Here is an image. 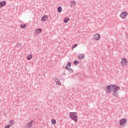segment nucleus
<instances>
[{
  "label": "nucleus",
  "mask_w": 128,
  "mask_h": 128,
  "mask_svg": "<svg viewBox=\"0 0 128 128\" xmlns=\"http://www.w3.org/2000/svg\"><path fill=\"white\" fill-rule=\"evenodd\" d=\"M107 88V92H114V96H116L117 94L116 92L118 90H120V86L114 85V84H110L106 87Z\"/></svg>",
  "instance_id": "f257e3e1"
},
{
  "label": "nucleus",
  "mask_w": 128,
  "mask_h": 128,
  "mask_svg": "<svg viewBox=\"0 0 128 128\" xmlns=\"http://www.w3.org/2000/svg\"><path fill=\"white\" fill-rule=\"evenodd\" d=\"M69 116L70 118H72V120H74L75 122H78V114L76 112H71L69 114Z\"/></svg>",
  "instance_id": "f03ea898"
},
{
  "label": "nucleus",
  "mask_w": 128,
  "mask_h": 128,
  "mask_svg": "<svg viewBox=\"0 0 128 128\" xmlns=\"http://www.w3.org/2000/svg\"><path fill=\"white\" fill-rule=\"evenodd\" d=\"M128 61L126 58H123L121 59L120 64L122 66H128Z\"/></svg>",
  "instance_id": "7ed1b4c3"
},
{
  "label": "nucleus",
  "mask_w": 128,
  "mask_h": 128,
  "mask_svg": "<svg viewBox=\"0 0 128 128\" xmlns=\"http://www.w3.org/2000/svg\"><path fill=\"white\" fill-rule=\"evenodd\" d=\"M126 122H128V120L125 118H122L119 120V124L120 126H126Z\"/></svg>",
  "instance_id": "20e7f679"
},
{
  "label": "nucleus",
  "mask_w": 128,
  "mask_h": 128,
  "mask_svg": "<svg viewBox=\"0 0 128 128\" xmlns=\"http://www.w3.org/2000/svg\"><path fill=\"white\" fill-rule=\"evenodd\" d=\"M128 16V13L127 12L124 11L120 14V18L124 20Z\"/></svg>",
  "instance_id": "39448f33"
},
{
  "label": "nucleus",
  "mask_w": 128,
  "mask_h": 128,
  "mask_svg": "<svg viewBox=\"0 0 128 128\" xmlns=\"http://www.w3.org/2000/svg\"><path fill=\"white\" fill-rule=\"evenodd\" d=\"M32 124H34V120H31L30 122L27 123L25 126V128H30L32 126Z\"/></svg>",
  "instance_id": "423d86ee"
},
{
  "label": "nucleus",
  "mask_w": 128,
  "mask_h": 128,
  "mask_svg": "<svg viewBox=\"0 0 128 128\" xmlns=\"http://www.w3.org/2000/svg\"><path fill=\"white\" fill-rule=\"evenodd\" d=\"M94 40H100V34H94L93 36Z\"/></svg>",
  "instance_id": "0eeeda50"
},
{
  "label": "nucleus",
  "mask_w": 128,
  "mask_h": 128,
  "mask_svg": "<svg viewBox=\"0 0 128 128\" xmlns=\"http://www.w3.org/2000/svg\"><path fill=\"white\" fill-rule=\"evenodd\" d=\"M6 4V1L4 0H2L1 2H0V9L2 8H4V6Z\"/></svg>",
  "instance_id": "6e6552de"
},
{
  "label": "nucleus",
  "mask_w": 128,
  "mask_h": 128,
  "mask_svg": "<svg viewBox=\"0 0 128 128\" xmlns=\"http://www.w3.org/2000/svg\"><path fill=\"white\" fill-rule=\"evenodd\" d=\"M48 20V17L46 15L44 16L41 18L42 22H46Z\"/></svg>",
  "instance_id": "1a4fd4ad"
},
{
  "label": "nucleus",
  "mask_w": 128,
  "mask_h": 128,
  "mask_svg": "<svg viewBox=\"0 0 128 128\" xmlns=\"http://www.w3.org/2000/svg\"><path fill=\"white\" fill-rule=\"evenodd\" d=\"M76 4V1L74 0H73L70 2V8H74Z\"/></svg>",
  "instance_id": "9d476101"
},
{
  "label": "nucleus",
  "mask_w": 128,
  "mask_h": 128,
  "mask_svg": "<svg viewBox=\"0 0 128 128\" xmlns=\"http://www.w3.org/2000/svg\"><path fill=\"white\" fill-rule=\"evenodd\" d=\"M42 30L40 28L36 29L34 31V33L35 34H41L42 33Z\"/></svg>",
  "instance_id": "9b49d317"
},
{
  "label": "nucleus",
  "mask_w": 128,
  "mask_h": 128,
  "mask_svg": "<svg viewBox=\"0 0 128 128\" xmlns=\"http://www.w3.org/2000/svg\"><path fill=\"white\" fill-rule=\"evenodd\" d=\"M55 82H56V84H58V86H62V83L60 82V79H58V78L56 79Z\"/></svg>",
  "instance_id": "f8f14e48"
},
{
  "label": "nucleus",
  "mask_w": 128,
  "mask_h": 128,
  "mask_svg": "<svg viewBox=\"0 0 128 128\" xmlns=\"http://www.w3.org/2000/svg\"><path fill=\"white\" fill-rule=\"evenodd\" d=\"M72 66V63L70 62H68L66 66H65V68L66 70H68V68H70Z\"/></svg>",
  "instance_id": "ddd939ff"
},
{
  "label": "nucleus",
  "mask_w": 128,
  "mask_h": 128,
  "mask_svg": "<svg viewBox=\"0 0 128 128\" xmlns=\"http://www.w3.org/2000/svg\"><path fill=\"white\" fill-rule=\"evenodd\" d=\"M68 20H70V18H68L66 17V18H64V24H66V23L68 22Z\"/></svg>",
  "instance_id": "4468645a"
},
{
  "label": "nucleus",
  "mask_w": 128,
  "mask_h": 128,
  "mask_svg": "<svg viewBox=\"0 0 128 128\" xmlns=\"http://www.w3.org/2000/svg\"><path fill=\"white\" fill-rule=\"evenodd\" d=\"M31 58H32V54H30L28 55L27 59L28 60H31Z\"/></svg>",
  "instance_id": "2eb2a0df"
},
{
  "label": "nucleus",
  "mask_w": 128,
  "mask_h": 128,
  "mask_svg": "<svg viewBox=\"0 0 128 128\" xmlns=\"http://www.w3.org/2000/svg\"><path fill=\"white\" fill-rule=\"evenodd\" d=\"M51 123L52 124H56V120H55V119H52V120H51Z\"/></svg>",
  "instance_id": "dca6fc26"
},
{
  "label": "nucleus",
  "mask_w": 128,
  "mask_h": 128,
  "mask_svg": "<svg viewBox=\"0 0 128 128\" xmlns=\"http://www.w3.org/2000/svg\"><path fill=\"white\" fill-rule=\"evenodd\" d=\"M58 12H62V8L61 6H58Z\"/></svg>",
  "instance_id": "f3484780"
},
{
  "label": "nucleus",
  "mask_w": 128,
  "mask_h": 128,
  "mask_svg": "<svg viewBox=\"0 0 128 128\" xmlns=\"http://www.w3.org/2000/svg\"><path fill=\"white\" fill-rule=\"evenodd\" d=\"M14 120H11L10 121V125L11 126H14Z\"/></svg>",
  "instance_id": "a211bd4d"
},
{
  "label": "nucleus",
  "mask_w": 128,
  "mask_h": 128,
  "mask_svg": "<svg viewBox=\"0 0 128 128\" xmlns=\"http://www.w3.org/2000/svg\"><path fill=\"white\" fill-rule=\"evenodd\" d=\"M26 26V24H22L20 26V28H24Z\"/></svg>",
  "instance_id": "6ab92c4d"
},
{
  "label": "nucleus",
  "mask_w": 128,
  "mask_h": 128,
  "mask_svg": "<svg viewBox=\"0 0 128 128\" xmlns=\"http://www.w3.org/2000/svg\"><path fill=\"white\" fill-rule=\"evenodd\" d=\"M74 62L76 66H77V64H80V62L78 61L77 60H74Z\"/></svg>",
  "instance_id": "aec40b11"
},
{
  "label": "nucleus",
  "mask_w": 128,
  "mask_h": 128,
  "mask_svg": "<svg viewBox=\"0 0 128 128\" xmlns=\"http://www.w3.org/2000/svg\"><path fill=\"white\" fill-rule=\"evenodd\" d=\"M76 46H78V44H74V45H73L72 47V50H74V48H76Z\"/></svg>",
  "instance_id": "412c9836"
},
{
  "label": "nucleus",
  "mask_w": 128,
  "mask_h": 128,
  "mask_svg": "<svg viewBox=\"0 0 128 128\" xmlns=\"http://www.w3.org/2000/svg\"><path fill=\"white\" fill-rule=\"evenodd\" d=\"M16 46L18 47V48H20L22 46V44H16Z\"/></svg>",
  "instance_id": "4be33fe9"
},
{
  "label": "nucleus",
  "mask_w": 128,
  "mask_h": 128,
  "mask_svg": "<svg viewBox=\"0 0 128 128\" xmlns=\"http://www.w3.org/2000/svg\"><path fill=\"white\" fill-rule=\"evenodd\" d=\"M12 126L10 125H6L5 126L4 128H10Z\"/></svg>",
  "instance_id": "5701e85b"
},
{
  "label": "nucleus",
  "mask_w": 128,
  "mask_h": 128,
  "mask_svg": "<svg viewBox=\"0 0 128 128\" xmlns=\"http://www.w3.org/2000/svg\"><path fill=\"white\" fill-rule=\"evenodd\" d=\"M80 56H81V58H84V54H82Z\"/></svg>",
  "instance_id": "b1692460"
},
{
  "label": "nucleus",
  "mask_w": 128,
  "mask_h": 128,
  "mask_svg": "<svg viewBox=\"0 0 128 128\" xmlns=\"http://www.w3.org/2000/svg\"><path fill=\"white\" fill-rule=\"evenodd\" d=\"M69 72H72L74 71L72 70L70 68L69 69Z\"/></svg>",
  "instance_id": "393cba45"
},
{
  "label": "nucleus",
  "mask_w": 128,
  "mask_h": 128,
  "mask_svg": "<svg viewBox=\"0 0 128 128\" xmlns=\"http://www.w3.org/2000/svg\"><path fill=\"white\" fill-rule=\"evenodd\" d=\"M126 38H128V34L126 35Z\"/></svg>",
  "instance_id": "a878e982"
},
{
  "label": "nucleus",
  "mask_w": 128,
  "mask_h": 128,
  "mask_svg": "<svg viewBox=\"0 0 128 128\" xmlns=\"http://www.w3.org/2000/svg\"><path fill=\"white\" fill-rule=\"evenodd\" d=\"M79 58H80V56H79Z\"/></svg>",
  "instance_id": "bb28decb"
}]
</instances>
